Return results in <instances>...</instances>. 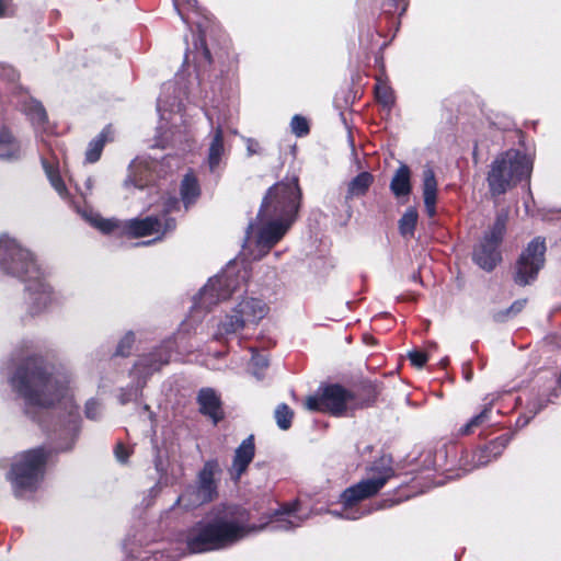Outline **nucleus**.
Listing matches in <instances>:
<instances>
[{
    "instance_id": "nucleus-1",
    "label": "nucleus",
    "mask_w": 561,
    "mask_h": 561,
    "mask_svg": "<svg viewBox=\"0 0 561 561\" xmlns=\"http://www.w3.org/2000/svg\"><path fill=\"white\" fill-rule=\"evenodd\" d=\"M300 188L297 179L271 187L263 199L257 218L262 224L257 245L268 251L287 232L299 208Z\"/></svg>"
},
{
    "instance_id": "nucleus-2",
    "label": "nucleus",
    "mask_w": 561,
    "mask_h": 561,
    "mask_svg": "<svg viewBox=\"0 0 561 561\" xmlns=\"http://www.w3.org/2000/svg\"><path fill=\"white\" fill-rule=\"evenodd\" d=\"M11 385L25 400L26 412L35 408H48L67 399L68 381L51 377L41 358H31L20 367Z\"/></svg>"
},
{
    "instance_id": "nucleus-3",
    "label": "nucleus",
    "mask_w": 561,
    "mask_h": 561,
    "mask_svg": "<svg viewBox=\"0 0 561 561\" xmlns=\"http://www.w3.org/2000/svg\"><path fill=\"white\" fill-rule=\"evenodd\" d=\"M255 528H248L240 522L221 517L215 523H198L187 534L190 551L199 553L230 546Z\"/></svg>"
},
{
    "instance_id": "nucleus-4",
    "label": "nucleus",
    "mask_w": 561,
    "mask_h": 561,
    "mask_svg": "<svg viewBox=\"0 0 561 561\" xmlns=\"http://www.w3.org/2000/svg\"><path fill=\"white\" fill-rule=\"evenodd\" d=\"M531 170L530 159L520 151L510 149L500 153L492 161L486 178L491 194H504L523 179H528Z\"/></svg>"
},
{
    "instance_id": "nucleus-5",
    "label": "nucleus",
    "mask_w": 561,
    "mask_h": 561,
    "mask_svg": "<svg viewBox=\"0 0 561 561\" xmlns=\"http://www.w3.org/2000/svg\"><path fill=\"white\" fill-rule=\"evenodd\" d=\"M45 459L46 455L42 448L23 453L15 459L10 480L16 495L34 490L42 479Z\"/></svg>"
},
{
    "instance_id": "nucleus-6",
    "label": "nucleus",
    "mask_w": 561,
    "mask_h": 561,
    "mask_svg": "<svg viewBox=\"0 0 561 561\" xmlns=\"http://www.w3.org/2000/svg\"><path fill=\"white\" fill-rule=\"evenodd\" d=\"M268 312L265 302L257 298H244L219 324L215 334L216 340H222L225 336L236 334L245 325L257 324Z\"/></svg>"
},
{
    "instance_id": "nucleus-7",
    "label": "nucleus",
    "mask_w": 561,
    "mask_h": 561,
    "mask_svg": "<svg viewBox=\"0 0 561 561\" xmlns=\"http://www.w3.org/2000/svg\"><path fill=\"white\" fill-rule=\"evenodd\" d=\"M392 476V469L388 468L373 478L364 479L347 488L340 496V502L343 504L344 511L342 513L333 512L332 514L348 519H357L366 515L370 512L369 510L363 511L359 514H354L352 510L358 502L377 494Z\"/></svg>"
},
{
    "instance_id": "nucleus-8",
    "label": "nucleus",
    "mask_w": 561,
    "mask_h": 561,
    "mask_svg": "<svg viewBox=\"0 0 561 561\" xmlns=\"http://www.w3.org/2000/svg\"><path fill=\"white\" fill-rule=\"evenodd\" d=\"M247 278V271L229 264L220 274L210 278L201 290V304L205 307L229 298L240 289Z\"/></svg>"
},
{
    "instance_id": "nucleus-9",
    "label": "nucleus",
    "mask_w": 561,
    "mask_h": 561,
    "mask_svg": "<svg viewBox=\"0 0 561 561\" xmlns=\"http://www.w3.org/2000/svg\"><path fill=\"white\" fill-rule=\"evenodd\" d=\"M0 270L19 277L37 278V267L31 253L8 236H0Z\"/></svg>"
},
{
    "instance_id": "nucleus-10",
    "label": "nucleus",
    "mask_w": 561,
    "mask_h": 561,
    "mask_svg": "<svg viewBox=\"0 0 561 561\" xmlns=\"http://www.w3.org/2000/svg\"><path fill=\"white\" fill-rule=\"evenodd\" d=\"M220 471L216 460L207 461L197 476V485L186 490L179 502L185 507H193L213 501L217 496L216 474Z\"/></svg>"
},
{
    "instance_id": "nucleus-11",
    "label": "nucleus",
    "mask_w": 561,
    "mask_h": 561,
    "mask_svg": "<svg viewBox=\"0 0 561 561\" xmlns=\"http://www.w3.org/2000/svg\"><path fill=\"white\" fill-rule=\"evenodd\" d=\"M546 244L540 238L534 239L522 253L515 272V282L525 286L533 282L545 264Z\"/></svg>"
},
{
    "instance_id": "nucleus-12",
    "label": "nucleus",
    "mask_w": 561,
    "mask_h": 561,
    "mask_svg": "<svg viewBox=\"0 0 561 561\" xmlns=\"http://www.w3.org/2000/svg\"><path fill=\"white\" fill-rule=\"evenodd\" d=\"M505 224L506 218L499 217L491 231L484 237L483 241L474 250L473 259L483 270H493L497 262L501 260L497 245L503 238Z\"/></svg>"
},
{
    "instance_id": "nucleus-13",
    "label": "nucleus",
    "mask_w": 561,
    "mask_h": 561,
    "mask_svg": "<svg viewBox=\"0 0 561 561\" xmlns=\"http://www.w3.org/2000/svg\"><path fill=\"white\" fill-rule=\"evenodd\" d=\"M175 228V221L171 218L160 219L158 217H147L144 219H130L124 222V230L134 238L146 237L150 234L164 236L168 231Z\"/></svg>"
},
{
    "instance_id": "nucleus-14",
    "label": "nucleus",
    "mask_w": 561,
    "mask_h": 561,
    "mask_svg": "<svg viewBox=\"0 0 561 561\" xmlns=\"http://www.w3.org/2000/svg\"><path fill=\"white\" fill-rule=\"evenodd\" d=\"M322 403L325 412L335 416L343 415L356 407L353 394L339 385H331L322 390Z\"/></svg>"
},
{
    "instance_id": "nucleus-15",
    "label": "nucleus",
    "mask_w": 561,
    "mask_h": 561,
    "mask_svg": "<svg viewBox=\"0 0 561 561\" xmlns=\"http://www.w3.org/2000/svg\"><path fill=\"white\" fill-rule=\"evenodd\" d=\"M254 457V443L253 437L245 438L237 448L233 462L230 469L233 480H239L242 473L247 470L249 463Z\"/></svg>"
},
{
    "instance_id": "nucleus-16",
    "label": "nucleus",
    "mask_w": 561,
    "mask_h": 561,
    "mask_svg": "<svg viewBox=\"0 0 561 561\" xmlns=\"http://www.w3.org/2000/svg\"><path fill=\"white\" fill-rule=\"evenodd\" d=\"M199 410L203 414L208 415L214 423L222 419L219 397L210 388H204L197 397Z\"/></svg>"
},
{
    "instance_id": "nucleus-17",
    "label": "nucleus",
    "mask_w": 561,
    "mask_h": 561,
    "mask_svg": "<svg viewBox=\"0 0 561 561\" xmlns=\"http://www.w3.org/2000/svg\"><path fill=\"white\" fill-rule=\"evenodd\" d=\"M423 197L426 213L431 217L434 216L436 211L437 181L431 168H425L423 171Z\"/></svg>"
},
{
    "instance_id": "nucleus-18",
    "label": "nucleus",
    "mask_w": 561,
    "mask_h": 561,
    "mask_svg": "<svg viewBox=\"0 0 561 561\" xmlns=\"http://www.w3.org/2000/svg\"><path fill=\"white\" fill-rule=\"evenodd\" d=\"M297 511L296 504L286 507L272 522V528L275 530H289L300 526L304 519L297 515Z\"/></svg>"
},
{
    "instance_id": "nucleus-19",
    "label": "nucleus",
    "mask_w": 561,
    "mask_h": 561,
    "mask_svg": "<svg viewBox=\"0 0 561 561\" xmlns=\"http://www.w3.org/2000/svg\"><path fill=\"white\" fill-rule=\"evenodd\" d=\"M411 172L407 164H401L396 171L390 188L396 196H405L411 192Z\"/></svg>"
},
{
    "instance_id": "nucleus-20",
    "label": "nucleus",
    "mask_w": 561,
    "mask_h": 561,
    "mask_svg": "<svg viewBox=\"0 0 561 561\" xmlns=\"http://www.w3.org/2000/svg\"><path fill=\"white\" fill-rule=\"evenodd\" d=\"M224 151V131L221 127H217L214 130L208 149V164L210 170H214L219 164Z\"/></svg>"
},
{
    "instance_id": "nucleus-21",
    "label": "nucleus",
    "mask_w": 561,
    "mask_h": 561,
    "mask_svg": "<svg viewBox=\"0 0 561 561\" xmlns=\"http://www.w3.org/2000/svg\"><path fill=\"white\" fill-rule=\"evenodd\" d=\"M373 183V175L363 172L355 176L348 184L346 198H353L364 195Z\"/></svg>"
},
{
    "instance_id": "nucleus-22",
    "label": "nucleus",
    "mask_w": 561,
    "mask_h": 561,
    "mask_svg": "<svg viewBox=\"0 0 561 561\" xmlns=\"http://www.w3.org/2000/svg\"><path fill=\"white\" fill-rule=\"evenodd\" d=\"M27 289L31 293L32 299L37 305L36 311L45 308L50 301V290L47 285L36 280L35 284H30Z\"/></svg>"
},
{
    "instance_id": "nucleus-23",
    "label": "nucleus",
    "mask_w": 561,
    "mask_h": 561,
    "mask_svg": "<svg viewBox=\"0 0 561 561\" xmlns=\"http://www.w3.org/2000/svg\"><path fill=\"white\" fill-rule=\"evenodd\" d=\"M199 195V187L196 179L187 174L181 185V196L186 206L193 203Z\"/></svg>"
},
{
    "instance_id": "nucleus-24",
    "label": "nucleus",
    "mask_w": 561,
    "mask_h": 561,
    "mask_svg": "<svg viewBox=\"0 0 561 561\" xmlns=\"http://www.w3.org/2000/svg\"><path fill=\"white\" fill-rule=\"evenodd\" d=\"M24 111L27 116L32 119L33 123L43 124L46 121V111L43 105L36 101L31 99L24 105Z\"/></svg>"
},
{
    "instance_id": "nucleus-25",
    "label": "nucleus",
    "mask_w": 561,
    "mask_h": 561,
    "mask_svg": "<svg viewBox=\"0 0 561 561\" xmlns=\"http://www.w3.org/2000/svg\"><path fill=\"white\" fill-rule=\"evenodd\" d=\"M274 415L280 430H288L290 427L294 412L287 404L282 403L277 405Z\"/></svg>"
},
{
    "instance_id": "nucleus-26",
    "label": "nucleus",
    "mask_w": 561,
    "mask_h": 561,
    "mask_svg": "<svg viewBox=\"0 0 561 561\" xmlns=\"http://www.w3.org/2000/svg\"><path fill=\"white\" fill-rule=\"evenodd\" d=\"M105 134L106 130H104L98 138L93 139L89 144L88 150L85 152V160L88 162L93 163L99 160L105 144Z\"/></svg>"
},
{
    "instance_id": "nucleus-27",
    "label": "nucleus",
    "mask_w": 561,
    "mask_h": 561,
    "mask_svg": "<svg viewBox=\"0 0 561 561\" xmlns=\"http://www.w3.org/2000/svg\"><path fill=\"white\" fill-rule=\"evenodd\" d=\"M18 146L13 142L9 133L4 131L0 135V158L9 159L15 156Z\"/></svg>"
},
{
    "instance_id": "nucleus-28",
    "label": "nucleus",
    "mask_w": 561,
    "mask_h": 561,
    "mask_svg": "<svg viewBox=\"0 0 561 561\" xmlns=\"http://www.w3.org/2000/svg\"><path fill=\"white\" fill-rule=\"evenodd\" d=\"M417 221V213L416 210L410 208L408 209L399 221L400 231L402 234H411L415 228Z\"/></svg>"
},
{
    "instance_id": "nucleus-29",
    "label": "nucleus",
    "mask_w": 561,
    "mask_h": 561,
    "mask_svg": "<svg viewBox=\"0 0 561 561\" xmlns=\"http://www.w3.org/2000/svg\"><path fill=\"white\" fill-rule=\"evenodd\" d=\"M377 100L385 106H390L393 103V95L390 87L379 81L375 88Z\"/></svg>"
},
{
    "instance_id": "nucleus-30",
    "label": "nucleus",
    "mask_w": 561,
    "mask_h": 561,
    "mask_svg": "<svg viewBox=\"0 0 561 561\" xmlns=\"http://www.w3.org/2000/svg\"><path fill=\"white\" fill-rule=\"evenodd\" d=\"M491 412L490 407H485L483 411L477 416L472 417L462 428V434H469L474 427L480 426L484 422L489 420V414Z\"/></svg>"
},
{
    "instance_id": "nucleus-31",
    "label": "nucleus",
    "mask_w": 561,
    "mask_h": 561,
    "mask_svg": "<svg viewBox=\"0 0 561 561\" xmlns=\"http://www.w3.org/2000/svg\"><path fill=\"white\" fill-rule=\"evenodd\" d=\"M95 228L103 232H110L118 227V222L112 219H104L98 215L90 217L89 219Z\"/></svg>"
},
{
    "instance_id": "nucleus-32",
    "label": "nucleus",
    "mask_w": 561,
    "mask_h": 561,
    "mask_svg": "<svg viewBox=\"0 0 561 561\" xmlns=\"http://www.w3.org/2000/svg\"><path fill=\"white\" fill-rule=\"evenodd\" d=\"M291 130L298 137L305 136L309 133V125L305 117L295 115L290 123Z\"/></svg>"
},
{
    "instance_id": "nucleus-33",
    "label": "nucleus",
    "mask_w": 561,
    "mask_h": 561,
    "mask_svg": "<svg viewBox=\"0 0 561 561\" xmlns=\"http://www.w3.org/2000/svg\"><path fill=\"white\" fill-rule=\"evenodd\" d=\"M268 365V362H267V358L262 355V354H253L252 358H251V369H252V374L257 377V378H261L262 375L261 373L267 367Z\"/></svg>"
},
{
    "instance_id": "nucleus-34",
    "label": "nucleus",
    "mask_w": 561,
    "mask_h": 561,
    "mask_svg": "<svg viewBox=\"0 0 561 561\" xmlns=\"http://www.w3.org/2000/svg\"><path fill=\"white\" fill-rule=\"evenodd\" d=\"M46 174L54 186V188L59 193V195H64L66 193V186L61 181L60 176L53 170V168L47 164L44 165Z\"/></svg>"
},
{
    "instance_id": "nucleus-35",
    "label": "nucleus",
    "mask_w": 561,
    "mask_h": 561,
    "mask_svg": "<svg viewBox=\"0 0 561 561\" xmlns=\"http://www.w3.org/2000/svg\"><path fill=\"white\" fill-rule=\"evenodd\" d=\"M168 362V358L159 359V362H157L156 359L153 360L151 358H144L141 359L138 366L141 367L144 370H148L149 373H151L160 369V367L167 364Z\"/></svg>"
},
{
    "instance_id": "nucleus-36",
    "label": "nucleus",
    "mask_w": 561,
    "mask_h": 561,
    "mask_svg": "<svg viewBox=\"0 0 561 561\" xmlns=\"http://www.w3.org/2000/svg\"><path fill=\"white\" fill-rule=\"evenodd\" d=\"M409 358H410L412 365H414L417 368H422L425 365V363L427 362L426 353L421 352L419 350H413V351L409 352Z\"/></svg>"
},
{
    "instance_id": "nucleus-37",
    "label": "nucleus",
    "mask_w": 561,
    "mask_h": 561,
    "mask_svg": "<svg viewBox=\"0 0 561 561\" xmlns=\"http://www.w3.org/2000/svg\"><path fill=\"white\" fill-rule=\"evenodd\" d=\"M306 409L309 411H321L325 412L324 404L322 403V394L318 397H309L305 403Z\"/></svg>"
},
{
    "instance_id": "nucleus-38",
    "label": "nucleus",
    "mask_w": 561,
    "mask_h": 561,
    "mask_svg": "<svg viewBox=\"0 0 561 561\" xmlns=\"http://www.w3.org/2000/svg\"><path fill=\"white\" fill-rule=\"evenodd\" d=\"M133 342H134L133 334H126L117 347V354H119L122 356L127 355Z\"/></svg>"
},
{
    "instance_id": "nucleus-39",
    "label": "nucleus",
    "mask_w": 561,
    "mask_h": 561,
    "mask_svg": "<svg viewBox=\"0 0 561 561\" xmlns=\"http://www.w3.org/2000/svg\"><path fill=\"white\" fill-rule=\"evenodd\" d=\"M245 144H247V151H248L249 156L257 154L261 152L260 144L256 140H254L252 138H247Z\"/></svg>"
},
{
    "instance_id": "nucleus-40",
    "label": "nucleus",
    "mask_w": 561,
    "mask_h": 561,
    "mask_svg": "<svg viewBox=\"0 0 561 561\" xmlns=\"http://www.w3.org/2000/svg\"><path fill=\"white\" fill-rule=\"evenodd\" d=\"M85 414L89 419H96L99 415V404L95 401H89L85 405Z\"/></svg>"
},
{
    "instance_id": "nucleus-41",
    "label": "nucleus",
    "mask_w": 561,
    "mask_h": 561,
    "mask_svg": "<svg viewBox=\"0 0 561 561\" xmlns=\"http://www.w3.org/2000/svg\"><path fill=\"white\" fill-rule=\"evenodd\" d=\"M115 456H116L118 461L125 462L128 459L129 454H128V450L125 448L124 445L118 444L116 449H115Z\"/></svg>"
},
{
    "instance_id": "nucleus-42",
    "label": "nucleus",
    "mask_w": 561,
    "mask_h": 561,
    "mask_svg": "<svg viewBox=\"0 0 561 561\" xmlns=\"http://www.w3.org/2000/svg\"><path fill=\"white\" fill-rule=\"evenodd\" d=\"M178 204H179V202L176 198H174V197L168 198V201L165 202V213L172 211L178 206Z\"/></svg>"
},
{
    "instance_id": "nucleus-43",
    "label": "nucleus",
    "mask_w": 561,
    "mask_h": 561,
    "mask_svg": "<svg viewBox=\"0 0 561 561\" xmlns=\"http://www.w3.org/2000/svg\"><path fill=\"white\" fill-rule=\"evenodd\" d=\"M525 305H526V300H517L511 306L510 311L518 312L525 307Z\"/></svg>"
},
{
    "instance_id": "nucleus-44",
    "label": "nucleus",
    "mask_w": 561,
    "mask_h": 561,
    "mask_svg": "<svg viewBox=\"0 0 561 561\" xmlns=\"http://www.w3.org/2000/svg\"><path fill=\"white\" fill-rule=\"evenodd\" d=\"M125 185H126L127 187H128L129 185H134L135 187L142 188L145 184L141 182V180H139V182H138L136 179H133L131 176H129V178L125 181Z\"/></svg>"
},
{
    "instance_id": "nucleus-45",
    "label": "nucleus",
    "mask_w": 561,
    "mask_h": 561,
    "mask_svg": "<svg viewBox=\"0 0 561 561\" xmlns=\"http://www.w3.org/2000/svg\"><path fill=\"white\" fill-rule=\"evenodd\" d=\"M11 0H0V18L3 16L9 8Z\"/></svg>"
},
{
    "instance_id": "nucleus-46",
    "label": "nucleus",
    "mask_w": 561,
    "mask_h": 561,
    "mask_svg": "<svg viewBox=\"0 0 561 561\" xmlns=\"http://www.w3.org/2000/svg\"><path fill=\"white\" fill-rule=\"evenodd\" d=\"M1 71L5 73L10 80H14L16 77L15 71L11 68L1 67Z\"/></svg>"
},
{
    "instance_id": "nucleus-47",
    "label": "nucleus",
    "mask_w": 561,
    "mask_h": 561,
    "mask_svg": "<svg viewBox=\"0 0 561 561\" xmlns=\"http://www.w3.org/2000/svg\"><path fill=\"white\" fill-rule=\"evenodd\" d=\"M139 165L136 161H134L130 165V171L136 172L138 170Z\"/></svg>"
},
{
    "instance_id": "nucleus-48",
    "label": "nucleus",
    "mask_w": 561,
    "mask_h": 561,
    "mask_svg": "<svg viewBox=\"0 0 561 561\" xmlns=\"http://www.w3.org/2000/svg\"><path fill=\"white\" fill-rule=\"evenodd\" d=\"M529 419H525L522 423V426L526 425L528 423Z\"/></svg>"
},
{
    "instance_id": "nucleus-49",
    "label": "nucleus",
    "mask_w": 561,
    "mask_h": 561,
    "mask_svg": "<svg viewBox=\"0 0 561 561\" xmlns=\"http://www.w3.org/2000/svg\"><path fill=\"white\" fill-rule=\"evenodd\" d=\"M156 146H158V147H164V144H162V142H157V144H156Z\"/></svg>"
},
{
    "instance_id": "nucleus-50",
    "label": "nucleus",
    "mask_w": 561,
    "mask_h": 561,
    "mask_svg": "<svg viewBox=\"0 0 561 561\" xmlns=\"http://www.w3.org/2000/svg\"><path fill=\"white\" fill-rule=\"evenodd\" d=\"M188 4H193L195 0H185Z\"/></svg>"
}]
</instances>
